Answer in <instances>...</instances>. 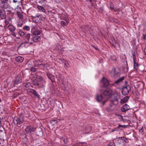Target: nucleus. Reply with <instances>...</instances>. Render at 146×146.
Returning a JSON list of instances; mask_svg holds the SVG:
<instances>
[{"label": "nucleus", "instance_id": "nucleus-1", "mask_svg": "<svg viewBox=\"0 0 146 146\" xmlns=\"http://www.w3.org/2000/svg\"><path fill=\"white\" fill-rule=\"evenodd\" d=\"M24 116L23 114H21L18 117L15 116L13 119V122L15 125H20L24 121Z\"/></svg>", "mask_w": 146, "mask_h": 146}, {"label": "nucleus", "instance_id": "nucleus-2", "mask_svg": "<svg viewBox=\"0 0 146 146\" xmlns=\"http://www.w3.org/2000/svg\"><path fill=\"white\" fill-rule=\"evenodd\" d=\"M111 103L109 106L110 110V111H112L114 109L115 106L118 104V101L116 97H114L113 99H111Z\"/></svg>", "mask_w": 146, "mask_h": 146}, {"label": "nucleus", "instance_id": "nucleus-3", "mask_svg": "<svg viewBox=\"0 0 146 146\" xmlns=\"http://www.w3.org/2000/svg\"><path fill=\"white\" fill-rule=\"evenodd\" d=\"M131 89V86L129 85H126L122 90V94L124 95L127 94Z\"/></svg>", "mask_w": 146, "mask_h": 146}, {"label": "nucleus", "instance_id": "nucleus-4", "mask_svg": "<svg viewBox=\"0 0 146 146\" xmlns=\"http://www.w3.org/2000/svg\"><path fill=\"white\" fill-rule=\"evenodd\" d=\"M112 93V90L110 88H107L103 92V94L106 97L110 98Z\"/></svg>", "mask_w": 146, "mask_h": 146}, {"label": "nucleus", "instance_id": "nucleus-5", "mask_svg": "<svg viewBox=\"0 0 146 146\" xmlns=\"http://www.w3.org/2000/svg\"><path fill=\"white\" fill-rule=\"evenodd\" d=\"M28 94L30 95H33L38 98H40V96L38 93L35 90L33 89H31L27 91Z\"/></svg>", "mask_w": 146, "mask_h": 146}, {"label": "nucleus", "instance_id": "nucleus-6", "mask_svg": "<svg viewBox=\"0 0 146 146\" xmlns=\"http://www.w3.org/2000/svg\"><path fill=\"white\" fill-rule=\"evenodd\" d=\"M0 7L1 8L7 9L10 7V6L8 2L3 1L2 0H0Z\"/></svg>", "mask_w": 146, "mask_h": 146}, {"label": "nucleus", "instance_id": "nucleus-7", "mask_svg": "<svg viewBox=\"0 0 146 146\" xmlns=\"http://www.w3.org/2000/svg\"><path fill=\"white\" fill-rule=\"evenodd\" d=\"M36 129V128L32 126H28L25 129V131L27 133H30L32 132H34Z\"/></svg>", "mask_w": 146, "mask_h": 146}, {"label": "nucleus", "instance_id": "nucleus-8", "mask_svg": "<svg viewBox=\"0 0 146 146\" xmlns=\"http://www.w3.org/2000/svg\"><path fill=\"white\" fill-rule=\"evenodd\" d=\"M96 100L98 102H101L103 101L102 102V104L103 105H104L105 103L106 102V100H105L104 98L103 97L101 94L97 95L96 97Z\"/></svg>", "mask_w": 146, "mask_h": 146}, {"label": "nucleus", "instance_id": "nucleus-9", "mask_svg": "<svg viewBox=\"0 0 146 146\" xmlns=\"http://www.w3.org/2000/svg\"><path fill=\"white\" fill-rule=\"evenodd\" d=\"M101 82L103 84V87H106L108 86L109 84V82L108 80L105 78L103 77L101 80Z\"/></svg>", "mask_w": 146, "mask_h": 146}, {"label": "nucleus", "instance_id": "nucleus-10", "mask_svg": "<svg viewBox=\"0 0 146 146\" xmlns=\"http://www.w3.org/2000/svg\"><path fill=\"white\" fill-rule=\"evenodd\" d=\"M130 109V107L127 104H125L122 107L121 110L123 112H125Z\"/></svg>", "mask_w": 146, "mask_h": 146}, {"label": "nucleus", "instance_id": "nucleus-11", "mask_svg": "<svg viewBox=\"0 0 146 146\" xmlns=\"http://www.w3.org/2000/svg\"><path fill=\"white\" fill-rule=\"evenodd\" d=\"M11 19L9 17L5 19V27H8V26L11 25Z\"/></svg>", "mask_w": 146, "mask_h": 146}, {"label": "nucleus", "instance_id": "nucleus-12", "mask_svg": "<svg viewBox=\"0 0 146 146\" xmlns=\"http://www.w3.org/2000/svg\"><path fill=\"white\" fill-rule=\"evenodd\" d=\"M40 61L39 60H35L33 62V64L34 67L38 68L39 65H42L40 63Z\"/></svg>", "mask_w": 146, "mask_h": 146}, {"label": "nucleus", "instance_id": "nucleus-13", "mask_svg": "<svg viewBox=\"0 0 146 146\" xmlns=\"http://www.w3.org/2000/svg\"><path fill=\"white\" fill-rule=\"evenodd\" d=\"M133 59L134 63V68L135 69L137 70L138 69V64L136 62V58H135V54L134 55L133 54Z\"/></svg>", "mask_w": 146, "mask_h": 146}, {"label": "nucleus", "instance_id": "nucleus-14", "mask_svg": "<svg viewBox=\"0 0 146 146\" xmlns=\"http://www.w3.org/2000/svg\"><path fill=\"white\" fill-rule=\"evenodd\" d=\"M22 82V78L21 76H17L16 78V79L14 82L15 84H18L21 83Z\"/></svg>", "mask_w": 146, "mask_h": 146}, {"label": "nucleus", "instance_id": "nucleus-15", "mask_svg": "<svg viewBox=\"0 0 146 146\" xmlns=\"http://www.w3.org/2000/svg\"><path fill=\"white\" fill-rule=\"evenodd\" d=\"M110 7L111 10L115 11H118L119 10V8L114 7V6L111 2L110 3Z\"/></svg>", "mask_w": 146, "mask_h": 146}, {"label": "nucleus", "instance_id": "nucleus-16", "mask_svg": "<svg viewBox=\"0 0 146 146\" xmlns=\"http://www.w3.org/2000/svg\"><path fill=\"white\" fill-rule=\"evenodd\" d=\"M41 38L40 36H35L32 38V40L34 42H36L40 40Z\"/></svg>", "mask_w": 146, "mask_h": 146}, {"label": "nucleus", "instance_id": "nucleus-17", "mask_svg": "<svg viewBox=\"0 0 146 146\" xmlns=\"http://www.w3.org/2000/svg\"><path fill=\"white\" fill-rule=\"evenodd\" d=\"M129 98V97L128 96H126L121 100L120 103L121 104H123L124 103H126L128 101Z\"/></svg>", "mask_w": 146, "mask_h": 146}, {"label": "nucleus", "instance_id": "nucleus-18", "mask_svg": "<svg viewBox=\"0 0 146 146\" xmlns=\"http://www.w3.org/2000/svg\"><path fill=\"white\" fill-rule=\"evenodd\" d=\"M92 128L91 127L89 126L88 125L86 126L85 128V132H84L85 133H87L90 132Z\"/></svg>", "mask_w": 146, "mask_h": 146}, {"label": "nucleus", "instance_id": "nucleus-19", "mask_svg": "<svg viewBox=\"0 0 146 146\" xmlns=\"http://www.w3.org/2000/svg\"><path fill=\"white\" fill-rule=\"evenodd\" d=\"M33 43V42H30L29 41H25L22 43L19 46L18 48H19L21 46H25V44H27L29 45V44L30 43V44H31ZM28 46V45H27Z\"/></svg>", "mask_w": 146, "mask_h": 146}, {"label": "nucleus", "instance_id": "nucleus-20", "mask_svg": "<svg viewBox=\"0 0 146 146\" xmlns=\"http://www.w3.org/2000/svg\"><path fill=\"white\" fill-rule=\"evenodd\" d=\"M15 59L17 62H22L24 60V58L22 56H19L15 58Z\"/></svg>", "mask_w": 146, "mask_h": 146}, {"label": "nucleus", "instance_id": "nucleus-21", "mask_svg": "<svg viewBox=\"0 0 146 146\" xmlns=\"http://www.w3.org/2000/svg\"><path fill=\"white\" fill-rule=\"evenodd\" d=\"M31 35L29 33H28L26 34L25 36V39L27 41H30V40L31 41H32V38L30 39L31 37Z\"/></svg>", "mask_w": 146, "mask_h": 146}, {"label": "nucleus", "instance_id": "nucleus-22", "mask_svg": "<svg viewBox=\"0 0 146 146\" xmlns=\"http://www.w3.org/2000/svg\"><path fill=\"white\" fill-rule=\"evenodd\" d=\"M124 79V77L122 76L119 78L117 80H116L115 82L113 83L114 84H119V83H120L121 82H122Z\"/></svg>", "mask_w": 146, "mask_h": 146}, {"label": "nucleus", "instance_id": "nucleus-23", "mask_svg": "<svg viewBox=\"0 0 146 146\" xmlns=\"http://www.w3.org/2000/svg\"><path fill=\"white\" fill-rule=\"evenodd\" d=\"M40 16L38 15H36L35 17H34L35 19V21L36 23L40 22L41 21L40 18Z\"/></svg>", "mask_w": 146, "mask_h": 146}, {"label": "nucleus", "instance_id": "nucleus-24", "mask_svg": "<svg viewBox=\"0 0 146 146\" xmlns=\"http://www.w3.org/2000/svg\"><path fill=\"white\" fill-rule=\"evenodd\" d=\"M9 31L12 32H14L16 28L13 25H11L8 27Z\"/></svg>", "mask_w": 146, "mask_h": 146}, {"label": "nucleus", "instance_id": "nucleus-25", "mask_svg": "<svg viewBox=\"0 0 146 146\" xmlns=\"http://www.w3.org/2000/svg\"><path fill=\"white\" fill-rule=\"evenodd\" d=\"M114 74L115 75H119L120 74V70L118 68H115L114 70Z\"/></svg>", "mask_w": 146, "mask_h": 146}, {"label": "nucleus", "instance_id": "nucleus-26", "mask_svg": "<svg viewBox=\"0 0 146 146\" xmlns=\"http://www.w3.org/2000/svg\"><path fill=\"white\" fill-rule=\"evenodd\" d=\"M22 0H9L10 2L13 3L15 4H18Z\"/></svg>", "mask_w": 146, "mask_h": 146}, {"label": "nucleus", "instance_id": "nucleus-27", "mask_svg": "<svg viewBox=\"0 0 146 146\" xmlns=\"http://www.w3.org/2000/svg\"><path fill=\"white\" fill-rule=\"evenodd\" d=\"M40 32L39 30H36L33 32V35L35 36H37L40 35Z\"/></svg>", "mask_w": 146, "mask_h": 146}, {"label": "nucleus", "instance_id": "nucleus-28", "mask_svg": "<svg viewBox=\"0 0 146 146\" xmlns=\"http://www.w3.org/2000/svg\"><path fill=\"white\" fill-rule=\"evenodd\" d=\"M23 86L26 88H28L32 86V84L30 82L24 84Z\"/></svg>", "mask_w": 146, "mask_h": 146}, {"label": "nucleus", "instance_id": "nucleus-29", "mask_svg": "<svg viewBox=\"0 0 146 146\" xmlns=\"http://www.w3.org/2000/svg\"><path fill=\"white\" fill-rule=\"evenodd\" d=\"M37 8L42 12H44L45 11L43 7L40 6L38 5L37 7Z\"/></svg>", "mask_w": 146, "mask_h": 146}, {"label": "nucleus", "instance_id": "nucleus-30", "mask_svg": "<svg viewBox=\"0 0 146 146\" xmlns=\"http://www.w3.org/2000/svg\"><path fill=\"white\" fill-rule=\"evenodd\" d=\"M23 24V21L19 20L17 22V25L19 27H21Z\"/></svg>", "mask_w": 146, "mask_h": 146}, {"label": "nucleus", "instance_id": "nucleus-31", "mask_svg": "<svg viewBox=\"0 0 146 146\" xmlns=\"http://www.w3.org/2000/svg\"><path fill=\"white\" fill-rule=\"evenodd\" d=\"M38 69V68H35L33 66L31 68L30 70L31 72H35L36 71L37 69Z\"/></svg>", "mask_w": 146, "mask_h": 146}, {"label": "nucleus", "instance_id": "nucleus-32", "mask_svg": "<svg viewBox=\"0 0 146 146\" xmlns=\"http://www.w3.org/2000/svg\"><path fill=\"white\" fill-rule=\"evenodd\" d=\"M46 76L49 78L52 81V79L54 77L53 75L50 74H46Z\"/></svg>", "mask_w": 146, "mask_h": 146}, {"label": "nucleus", "instance_id": "nucleus-33", "mask_svg": "<svg viewBox=\"0 0 146 146\" xmlns=\"http://www.w3.org/2000/svg\"><path fill=\"white\" fill-rule=\"evenodd\" d=\"M0 18L1 19H3L5 18H6L4 13H2V14L0 15Z\"/></svg>", "mask_w": 146, "mask_h": 146}, {"label": "nucleus", "instance_id": "nucleus-34", "mask_svg": "<svg viewBox=\"0 0 146 146\" xmlns=\"http://www.w3.org/2000/svg\"><path fill=\"white\" fill-rule=\"evenodd\" d=\"M120 139H121L122 140L124 141L125 142H128V140L126 138H125L124 137H121L119 138Z\"/></svg>", "mask_w": 146, "mask_h": 146}, {"label": "nucleus", "instance_id": "nucleus-35", "mask_svg": "<svg viewBox=\"0 0 146 146\" xmlns=\"http://www.w3.org/2000/svg\"><path fill=\"white\" fill-rule=\"evenodd\" d=\"M23 29L25 30L28 31L30 30V27L28 26H25L23 27Z\"/></svg>", "mask_w": 146, "mask_h": 146}, {"label": "nucleus", "instance_id": "nucleus-36", "mask_svg": "<svg viewBox=\"0 0 146 146\" xmlns=\"http://www.w3.org/2000/svg\"><path fill=\"white\" fill-rule=\"evenodd\" d=\"M40 63L42 65H39L38 68H40L41 69V68H44L45 66L44 64L42 63V62L40 61Z\"/></svg>", "mask_w": 146, "mask_h": 146}, {"label": "nucleus", "instance_id": "nucleus-37", "mask_svg": "<svg viewBox=\"0 0 146 146\" xmlns=\"http://www.w3.org/2000/svg\"><path fill=\"white\" fill-rule=\"evenodd\" d=\"M19 34L21 36H23L24 35L25 33L24 32L21 31H20L19 32Z\"/></svg>", "mask_w": 146, "mask_h": 146}, {"label": "nucleus", "instance_id": "nucleus-38", "mask_svg": "<svg viewBox=\"0 0 146 146\" xmlns=\"http://www.w3.org/2000/svg\"><path fill=\"white\" fill-rule=\"evenodd\" d=\"M62 140L63 141V142L65 143H66L67 142V140L66 137L63 138L62 139Z\"/></svg>", "mask_w": 146, "mask_h": 146}, {"label": "nucleus", "instance_id": "nucleus-39", "mask_svg": "<svg viewBox=\"0 0 146 146\" xmlns=\"http://www.w3.org/2000/svg\"><path fill=\"white\" fill-rule=\"evenodd\" d=\"M61 24L62 26H65L66 25V23L64 21H62L61 22Z\"/></svg>", "mask_w": 146, "mask_h": 146}, {"label": "nucleus", "instance_id": "nucleus-40", "mask_svg": "<svg viewBox=\"0 0 146 146\" xmlns=\"http://www.w3.org/2000/svg\"><path fill=\"white\" fill-rule=\"evenodd\" d=\"M107 146H113V144L112 143H109Z\"/></svg>", "mask_w": 146, "mask_h": 146}, {"label": "nucleus", "instance_id": "nucleus-41", "mask_svg": "<svg viewBox=\"0 0 146 146\" xmlns=\"http://www.w3.org/2000/svg\"><path fill=\"white\" fill-rule=\"evenodd\" d=\"M121 127H125V125H122L120 124H119L118 126L117 127V128H120Z\"/></svg>", "mask_w": 146, "mask_h": 146}, {"label": "nucleus", "instance_id": "nucleus-42", "mask_svg": "<svg viewBox=\"0 0 146 146\" xmlns=\"http://www.w3.org/2000/svg\"><path fill=\"white\" fill-rule=\"evenodd\" d=\"M3 10L2 9H0V15L2 14V13H3Z\"/></svg>", "mask_w": 146, "mask_h": 146}, {"label": "nucleus", "instance_id": "nucleus-43", "mask_svg": "<svg viewBox=\"0 0 146 146\" xmlns=\"http://www.w3.org/2000/svg\"><path fill=\"white\" fill-rule=\"evenodd\" d=\"M1 128H3V127L2 125L1 124V123H0V129Z\"/></svg>", "mask_w": 146, "mask_h": 146}, {"label": "nucleus", "instance_id": "nucleus-44", "mask_svg": "<svg viewBox=\"0 0 146 146\" xmlns=\"http://www.w3.org/2000/svg\"><path fill=\"white\" fill-rule=\"evenodd\" d=\"M93 47L94 48H95V49H96V50H98V48L96 47H95L94 46H93Z\"/></svg>", "mask_w": 146, "mask_h": 146}, {"label": "nucleus", "instance_id": "nucleus-45", "mask_svg": "<svg viewBox=\"0 0 146 146\" xmlns=\"http://www.w3.org/2000/svg\"><path fill=\"white\" fill-rule=\"evenodd\" d=\"M117 131V129L116 128H115V129H113L112 131V132H113V131Z\"/></svg>", "mask_w": 146, "mask_h": 146}, {"label": "nucleus", "instance_id": "nucleus-46", "mask_svg": "<svg viewBox=\"0 0 146 146\" xmlns=\"http://www.w3.org/2000/svg\"><path fill=\"white\" fill-rule=\"evenodd\" d=\"M9 0H2V1L5 2H8Z\"/></svg>", "mask_w": 146, "mask_h": 146}, {"label": "nucleus", "instance_id": "nucleus-47", "mask_svg": "<svg viewBox=\"0 0 146 146\" xmlns=\"http://www.w3.org/2000/svg\"><path fill=\"white\" fill-rule=\"evenodd\" d=\"M143 38H144V39H145V38H146V37H145V35H143Z\"/></svg>", "mask_w": 146, "mask_h": 146}, {"label": "nucleus", "instance_id": "nucleus-48", "mask_svg": "<svg viewBox=\"0 0 146 146\" xmlns=\"http://www.w3.org/2000/svg\"><path fill=\"white\" fill-rule=\"evenodd\" d=\"M12 34L13 35L15 36V33H14V32H13Z\"/></svg>", "mask_w": 146, "mask_h": 146}, {"label": "nucleus", "instance_id": "nucleus-49", "mask_svg": "<svg viewBox=\"0 0 146 146\" xmlns=\"http://www.w3.org/2000/svg\"><path fill=\"white\" fill-rule=\"evenodd\" d=\"M67 62V61H65V64H66Z\"/></svg>", "mask_w": 146, "mask_h": 146}, {"label": "nucleus", "instance_id": "nucleus-50", "mask_svg": "<svg viewBox=\"0 0 146 146\" xmlns=\"http://www.w3.org/2000/svg\"><path fill=\"white\" fill-rule=\"evenodd\" d=\"M142 129H140V130H139V131L141 132H142Z\"/></svg>", "mask_w": 146, "mask_h": 146}, {"label": "nucleus", "instance_id": "nucleus-51", "mask_svg": "<svg viewBox=\"0 0 146 146\" xmlns=\"http://www.w3.org/2000/svg\"><path fill=\"white\" fill-rule=\"evenodd\" d=\"M90 2H91V0H89Z\"/></svg>", "mask_w": 146, "mask_h": 146}, {"label": "nucleus", "instance_id": "nucleus-52", "mask_svg": "<svg viewBox=\"0 0 146 146\" xmlns=\"http://www.w3.org/2000/svg\"><path fill=\"white\" fill-rule=\"evenodd\" d=\"M0 132H2V131L1 130H0Z\"/></svg>", "mask_w": 146, "mask_h": 146}, {"label": "nucleus", "instance_id": "nucleus-53", "mask_svg": "<svg viewBox=\"0 0 146 146\" xmlns=\"http://www.w3.org/2000/svg\"><path fill=\"white\" fill-rule=\"evenodd\" d=\"M60 50H62V49L61 48H60Z\"/></svg>", "mask_w": 146, "mask_h": 146}, {"label": "nucleus", "instance_id": "nucleus-54", "mask_svg": "<svg viewBox=\"0 0 146 146\" xmlns=\"http://www.w3.org/2000/svg\"><path fill=\"white\" fill-rule=\"evenodd\" d=\"M66 22H68V21H66Z\"/></svg>", "mask_w": 146, "mask_h": 146}, {"label": "nucleus", "instance_id": "nucleus-55", "mask_svg": "<svg viewBox=\"0 0 146 146\" xmlns=\"http://www.w3.org/2000/svg\"><path fill=\"white\" fill-rule=\"evenodd\" d=\"M145 54L146 55V53H145Z\"/></svg>", "mask_w": 146, "mask_h": 146}]
</instances>
